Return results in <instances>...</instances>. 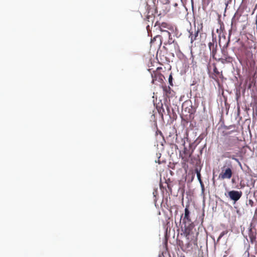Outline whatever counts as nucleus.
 <instances>
[{
  "label": "nucleus",
  "mask_w": 257,
  "mask_h": 257,
  "mask_svg": "<svg viewBox=\"0 0 257 257\" xmlns=\"http://www.w3.org/2000/svg\"><path fill=\"white\" fill-rule=\"evenodd\" d=\"M194 225L193 222L189 223L188 225H184V228L183 230V233L188 241L187 247H189L192 245L195 247L198 246L197 235L198 232L195 233L194 230Z\"/></svg>",
  "instance_id": "f257e3e1"
},
{
  "label": "nucleus",
  "mask_w": 257,
  "mask_h": 257,
  "mask_svg": "<svg viewBox=\"0 0 257 257\" xmlns=\"http://www.w3.org/2000/svg\"><path fill=\"white\" fill-rule=\"evenodd\" d=\"M233 174L232 166L231 165L226 166H224L221 168V172L219 174L218 178L221 180L230 179Z\"/></svg>",
  "instance_id": "f03ea898"
},
{
  "label": "nucleus",
  "mask_w": 257,
  "mask_h": 257,
  "mask_svg": "<svg viewBox=\"0 0 257 257\" xmlns=\"http://www.w3.org/2000/svg\"><path fill=\"white\" fill-rule=\"evenodd\" d=\"M162 69L161 67H158L155 71H153L151 73V76L152 78V83L153 84H156L157 82L162 83L164 79L165 78L164 75L162 74L160 70Z\"/></svg>",
  "instance_id": "7ed1b4c3"
},
{
  "label": "nucleus",
  "mask_w": 257,
  "mask_h": 257,
  "mask_svg": "<svg viewBox=\"0 0 257 257\" xmlns=\"http://www.w3.org/2000/svg\"><path fill=\"white\" fill-rule=\"evenodd\" d=\"M238 138L237 137H229L226 138L223 143V147L225 150H230L237 142Z\"/></svg>",
  "instance_id": "20e7f679"
},
{
  "label": "nucleus",
  "mask_w": 257,
  "mask_h": 257,
  "mask_svg": "<svg viewBox=\"0 0 257 257\" xmlns=\"http://www.w3.org/2000/svg\"><path fill=\"white\" fill-rule=\"evenodd\" d=\"M190 214V211L189 210V206L186 205L185 208L184 214H182L181 216L180 223H181V220H182V223L184 225L186 224L187 223L189 224L192 222L191 219Z\"/></svg>",
  "instance_id": "39448f33"
},
{
  "label": "nucleus",
  "mask_w": 257,
  "mask_h": 257,
  "mask_svg": "<svg viewBox=\"0 0 257 257\" xmlns=\"http://www.w3.org/2000/svg\"><path fill=\"white\" fill-rule=\"evenodd\" d=\"M242 193L241 191L232 190L228 192V195L231 200H233L234 202L238 201L241 197Z\"/></svg>",
  "instance_id": "423d86ee"
},
{
  "label": "nucleus",
  "mask_w": 257,
  "mask_h": 257,
  "mask_svg": "<svg viewBox=\"0 0 257 257\" xmlns=\"http://www.w3.org/2000/svg\"><path fill=\"white\" fill-rule=\"evenodd\" d=\"M154 20L155 16L153 15V13L150 14V12H148L147 16L144 19L145 21L147 24L146 28L148 31L150 30V27H152Z\"/></svg>",
  "instance_id": "0eeeda50"
},
{
  "label": "nucleus",
  "mask_w": 257,
  "mask_h": 257,
  "mask_svg": "<svg viewBox=\"0 0 257 257\" xmlns=\"http://www.w3.org/2000/svg\"><path fill=\"white\" fill-rule=\"evenodd\" d=\"M161 35H159L162 41H168V43H171L172 40L171 33L169 32V30L161 31Z\"/></svg>",
  "instance_id": "6e6552de"
},
{
  "label": "nucleus",
  "mask_w": 257,
  "mask_h": 257,
  "mask_svg": "<svg viewBox=\"0 0 257 257\" xmlns=\"http://www.w3.org/2000/svg\"><path fill=\"white\" fill-rule=\"evenodd\" d=\"M162 88L164 94L166 96V97L169 98L174 95V91L170 88V87L165 85L162 86Z\"/></svg>",
  "instance_id": "1a4fd4ad"
},
{
  "label": "nucleus",
  "mask_w": 257,
  "mask_h": 257,
  "mask_svg": "<svg viewBox=\"0 0 257 257\" xmlns=\"http://www.w3.org/2000/svg\"><path fill=\"white\" fill-rule=\"evenodd\" d=\"M166 139L170 144L173 145L177 142V134L170 132L168 136L166 137Z\"/></svg>",
  "instance_id": "9d476101"
},
{
  "label": "nucleus",
  "mask_w": 257,
  "mask_h": 257,
  "mask_svg": "<svg viewBox=\"0 0 257 257\" xmlns=\"http://www.w3.org/2000/svg\"><path fill=\"white\" fill-rule=\"evenodd\" d=\"M199 32V29H194V31L192 30H191L189 31V38H190L191 43H192L194 41L197 39V37L198 36V34Z\"/></svg>",
  "instance_id": "9b49d317"
},
{
  "label": "nucleus",
  "mask_w": 257,
  "mask_h": 257,
  "mask_svg": "<svg viewBox=\"0 0 257 257\" xmlns=\"http://www.w3.org/2000/svg\"><path fill=\"white\" fill-rule=\"evenodd\" d=\"M222 53H223V58H221L220 59V61L222 63H231L232 62L233 58L231 57H230V56L228 55V54H227V52L223 51H222Z\"/></svg>",
  "instance_id": "f8f14e48"
},
{
  "label": "nucleus",
  "mask_w": 257,
  "mask_h": 257,
  "mask_svg": "<svg viewBox=\"0 0 257 257\" xmlns=\"http://www.w3.org/2000/svg\"><path fill=\"white\" fill-rule=\"evenodd\" d=\"M248 237L250 239V242L253 243L256 240V232L253 231L251 228V224L248 229Z\"/></svg>",
  "instance_id": "ddd939ff"
},
{
  "label": "nucleus",
  "mask_w": 257,
  "mask_h": 257,
  "mask_svg": "<svg viewBox=\"0 0 257 257\" xmlns=\"http://www.w3.org/2000/svg\"><path fill=\"white\" fill-rule=\"evenodd\" d=\"M191 156V153L187 150L186 148H184L183 154L181 155L182 159L185 162H187Z\"/></svg>",
  "instance_id": "4468645a"
},
{
  "label": "nucleus",
  "mask_w": 257,
  "mask_h": 257,
  "mask_svg": "<svg viewBox=\"0 0 257 257\" xmlns=\"http://www.w3.org/2000/svg\"><path fill=\"white\" fill-rule=\"evenodd\" d=\"M162 40L159 35L156 36L153 39H151V45H157L160 46L162 43Z\"/></svg>",
  "instance_id": "2eb2a0df"
},
{
  "label": "nucleus",
  "mask_w": 257,
  "mask_h": 257,
  "mask_svg": "<svg viewBox=\"0 0 257 257\" xmlns=\"http://www.w3.org/2000/svg\"><path fill=\"white\" fill-rule=\"evenodd\" d=\"M159 28L160 31L164 30H171L172 29V27L171 25L165 22H163L159 26Z\"/></svg>",
  "instance_id": "dca6fc26"
},
{
  "label": "nucleus",
  "mask_w": 257,
  "mask_h": 257,
  "mask_svg": "<svg viewBox=\"0 0 257 257\" xmlns=\"http://www.w3.org/2000/svg\"><path fill=\"white\" fill-rule=\"evenodd\" d=\"M223 157L224 158L231 159L232 160H235V161L239 162V161L236 158V156L234 155H231L230 152H226L224 153L223 154Z\"/></svg>",
  "instance_id": "f3484780"
},
{
  "label": "nucleus",
  "mask_w": 257,
  "mask_h": 257,
  "mask_svg": "<svg viewBox=\"0 0 257 257\" xmlns=\"http://www.w3.org/2000/svg\"><path fill=\"white\" fill-rule=\"evenodd\" d=\"M208 47H209L210 50H212V54L213 55H215L216 52V48L214 47V44L213 42H209L208 43ZM215 47H216V46H215Z\"/></svg>",
  "instance_id": "a211bd4d"
},
{
  "label": "nucleus",
  "mask_w": 257,
  "mask_h": 257,
  "mask_svg": "<svg viewBox=\"0 0 257 257\" xmlns=\"http://www.w3.org/2000/svg\"><path fill=\"white\" fill-rule=\"evenodd\" d=\"M195 171L197 174V178H198L201 185L202 186V187H203V182H202L201 178V174L200 173V170H199L198 168H196Z\"/></svg>",
  "instance_id": "6ab92c4d"
},
{
  "label": "nucleus",
  "mask_w": 257,
  "mask_h": 257,
  "mask_svg": "<svg viewBox=\"0 0 257 257\" xmlns=\"http://www.w3.org/2000/svg\"><path fill=\"white\" fill-rule=\"evenodd\" d=\"M213 72L215 74V76H219L220 77H223L222 72L220 74L219 71L216 67H214L213 68Z\"/></svg>",
  "instance_id": "aec40b11"
},
{
  "label": "nucleus",
  "mask_w": 257,
  "mask_h": 257,
  "mask_svg": "<svg viewBox=\"0 0 257 257\" xmlns=\"http://www.w3.org/2000/svg\"><path fill=\"white\" fill-rule=\"evenodd\" d=\"M228 233V231L227 230H224L223 231H222L219 235V237H218L217 238V241H219V240L225 234H226L227 233Z\"/></svg>",
  "instance_id": "412c9836"
},
{
  "label": "nucleus",
  "mask_w": 257,
  "mask_h": 257,
  "mask_svg": "<svg viewBox=\"0 0 257 257\" xmlns=\"http://www.w3.org/2000/svg\"><path fill=\"white\" fill-rule=\"evenodd\" d=\"M213 0H202L203 4L206 6H208Z\"/></svg>",
  "instance_id": "4be33fe9"
},
{
  "label": "nucleus",
  "mask_w": 257,
  "mask_h": 257,
  "mask_svg": "<svg viewBox=\"0 0 257 257\" xmlns=\"http://www.w3.org/2000/svg\"><path fill=\"white\" fill-rule=\"evenodd\" d=\"M172 79H173V78H172V76L171 75H170L169 76V83L171 85H173V83H172Z\"/></svg>",
  "instance_id": "5701e85b"
},
{
  "label": "nucleus",
  "mask_w": 257,
  "mask_h": 257,
  "mask_svg": "<svg viewBox=\"0 0 257 257\" xmlns=\"http://www.w3.org/2000/svg\"><path fill=\"white\" fill-rule=\"evenodd\" d=\"M249 203L251 204V205H252L253 201L251 200H249Z\"/></svg>",
  "instance_id": "b1692460"
},
{
  "label": "nucleus",
  "mask_w": 257,
  "mask_h": 257,
  "mask_svg": "<svg viewBox=\"0 0 257 257\" xmlns=\"http://www.w3.org/2000/svg\"><path fill=\"white\" fill-rule=\"evenodd\" d=\"M232 125H229V126H228V127H227V129H229V128H230L231 127H232Z\"/></svg>",
  "instance_id": "393cba45"
},
{
  "label": "nucleus",
  "mask_w": 257,
  "mask_h": 257,
  "mask_svg": "<svg viewBox=\"0 0 257 257\" xmlns=\"http://www.w3.org/2000/svg\"><path fill=\"white\" fill-rule=\"evenodd\" d=\"M257 213V208L256 209L255 211V214H256Z\"/></svg>",
  "instance_id": "a878e982"
},
{
  "label": "nucleus",
  "mask_w": 257,
  "mask_h": 257,
  "mask_svg": "<svg viewBox=\"0 0 257 257\" xmlns=\"http://www.w3.org/2000/svg\"><path fill=\"white\" fill-rule=\"evenodd\" d=\"M157 23H158V22H156V23L155 24V27L157 26Z\"/></svg>",
  "instance_id": "bb28decb"
},
{
  "label": "nucleus",
  "mask_w": 257,
  "mask_h": 257,
  "mask_svg": "<svg viewBox=\"0 0 257 257\" xmlns=\"http://www.w3.org/2000/svg\"><path fill=\"white\" fill-rule=\"evenodd\" d=\"M148 70L151 72V69H149Z\"/></svg>",
  "instance_id": "cd10ccee"
},
{
  "label": "nucleus",
  "mask_w": 257,
  "mask_h": 257,
  "mask_svg": "<svg viewBox=\"0 0 257 257\" xmlns=\"http://www.w3.org/2000/svg\"><path fill=\"white\" fill-rule=\"evenodd\" d=\"M230 134V132L227 133V134Z\"/></svg>",
  "instance_id": "c85d7f7f"
}]
</instances>
